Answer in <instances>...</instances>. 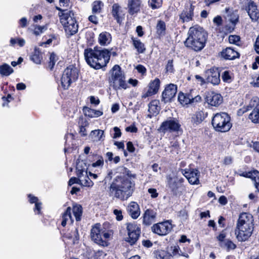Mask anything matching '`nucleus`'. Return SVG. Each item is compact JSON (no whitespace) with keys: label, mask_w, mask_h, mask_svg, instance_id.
<instances>
[{"label":"nucleus","mask_w":259,"mask_h":259,"mask_svg":"<svg viewBox=\"0 0 259 259\" xmlns=\"http://www.w3.org/2000/svg\"><path fill=\"white\" fill-rule=\"evenodd\" d=\"M117 174L109 187V193L111 195L121 200L127 199L131 195L132 183L130 179H135L136 175L124 166H119L114 170L108 171L105 180H111L113 175Z\"/></svg>","instance_id":"1"},{"label":"nucleus","mask_w":259,"mask_h":259,"mask_svg":"<svg viewBox=\"0 0 259 259\" xmlns=\"http://www.w3.org/2000/svg\"><path fill=\"white\" fill-rule=\"evenodd\" d=\"M254 226V220L251 214L241 213L238 218L235 229V235L239 241L247 240L251 235Z\"/></svg>","instance_id":"2"},{"label":"nucleus","mask_w":259,"mask_h":259,"mask_svg":"<svg viewBox=\"0 0 259 259\" xmlns=\"http://www.w3.org/2000/svg\"><path fill=\"white\" fill-rule=\"evenodd\" d=\"M84 56L87 63L92 67L99 69L105 66L110 60V52L104 49L102 50L85 49Z\"/></svg>","instance_id":"3"},{"label":"nucleus","mask_w":259,"mask_h":259,"mask_svg":"<svg viewBox=\"0 0 259 259\" xmlns=\"http://www.w3.org/2000/svg\"><path fill=\"white\" fill-rule=\"evenodd\" d=\"M188 36L185 41L186 47L195 51L201 50L204 47L207 34L202 28L191 27L188 33Z\"/></svg>","instance_id":"4"},{"label":"nucleus","mask_w":259,"mask_h":259,"mask_svg":"<svg viewBox=\"0 0 259 259\" xmlns=\"http://www.w3.org/2000/svg\"><path fill=\"white\" fill-rule=\"evenodd\" d=\"M113 235L112 230L106 229L100 224H95L91 230L92 240L96 244L102 246L108 245V241L112 238Z\"/></svg>","instance_id":"5"},{"label":"nucleus","mask_w":259,"mask_h":259,"mask_svg":"<svg viewBox=\"0 0 259 259\" xmlns=\"http://www.w3.org/2000/svg\"><path fill=\"white\" fill-rule=\"evenodd\" d=\"M212 125L215 131L228 132L232 127L231 118L226 112L216 113L212 119Z\"/></svg>","instance_id":"6"},{"label":"nucleus","mask_w":259,"mask_h":259,"mask_svg":"<svg viewBox=\"0 0 259 259\" xmlns=\"http://www.w3.org/2000/svg\"><path fill=\"white\" fill-rule=\"evenodd\" d=\"M112 80L113 87L115 90L126 89L128 88L122 74L120 67L117 65L113 66L112 69Z\"/></svg>","instance_id":"7"},{"label":"nucleus","mask_w":259,"mask_h":259,"mask_svg":"<svg viewBox=\"0 0 259 259\" xmlns=\"http://www.w3.org/2000/svg\"><path fill=\"white\" fill-rule=\"evenodd\" d=\"M78 69L73 66H69L65 69L62 74L61 81L64 90L68 89L71 83L75 81L78 78Z\"/></svg>","instance_id":"8"},{"label":"nucleus","mask_w":259,"mask_h":259,"mask_svg":"<svg viewBox=\"0 0 259 259\" xmlns=\"http://www.w3.org/2000/svg\"><path fill=\"white\" fill-rule=\"evenodd\" d=\"M181 124L179 120L175 118L169 117L161 124L158 128L160 132L178 133L181 131Z\"/></svg>","instance_id":"9"},{"label":"nucleus","mask_w":259,"mask_h":259,"mask_svg":"<svg viewBox=\"0 0 259 259\" xmlns=\"http://www.w3.org/2000/svg\"><path fill=\"white\" fill-rule=\"evenodd\" d=\"M127 237L125 239V241L131 245L135 244L138 240L140 236L141 230L138 225L135 223H129L126 224Z\"/></svg>","instance_id":"10"},{"label":"nucleus","mask_w":259,"mask_h":259,"mask_svg":"<svg viewBox=\"0 0 259 259\" xmlns=\"http://www.w3.org/2000/svg\"><path fill=\"white\" fill-rule=\"evenodd\" d=\"M151 229L153 233L160 236H164L171 231L172 225L167 221L154 224Z\"/></svg>","instance_id":"11"},{"label":"nucleus","mask_w":259,"mask_h":259,"mask_svg":"<svg viewBox=\"0 0 259 259\" xmlns=\"http://www.w3.org/2000/svg\"><path fill=\"white\" fill-rule=\"evenodd\" d=\"M76 169L77 175L78 177L79 184L83 187H92L94 185V183L89 178L87 171L84 169H79L78 165L77 166Z\"/></svg>","instance_id":"12"},{"label":"nucleus","mask_w":259,"mask_h":259,"mask_svg":"<svg viewBox=\"0 0 259 259\" xmlns=\"http://www.w3.org/2000/svg\"><path fill=\"white\" fill-rule=\"evenodd\" d=\"M205 76L207 82L213 85H218L220 82V74L217 68L212 67L206 70Z\"/></svg>","instance_id":"13"},{"label":"nucleus","mask_w":259,"mask_h":259,"mask_svg":"<svg viewBox=\"0 0 259 259\" xmlns=\"http://www.w3.org/2000/svg\"><path fill=\"white\" fill-rule=\"evenodd\" d=\"M237 174L241 177L251 179L253 182L255 188L259 192V171L256 170L249 171L239 170Z\"/></svg>","instance_id":"14"},{"label":"nucleus","mask_w":259,"mask_h":259,"mask_svg":"<svg viewBox=\"0 0 259 259\" xmlns=\"http://www.w3.org/2000/svg\"><path fill=\"white\" fill-rule=\"evenodd\" d=\"M177 92V87L174 84H169L166 87L162 93V100L165 103L169 102L175 97Z\"/></svg>","instance_id":"15"},{"label":"nucleus","mask_w":259,"mask_h":259,"mask_svg":"<svg viewBox=\"0 0 259 259\" xmlns=\"http://www.w3.org/2000/svg\"><path fill=\"white\" fill-rule=\"evenodd\" d=\"M201 100V97L200 96H196L193 98L189 94H184L182 93H179L178 96V100L183 106L199 102Z\"/></svg>","instance_id":"16"},{"label":"nucleus","mask_w":259,"mask_h":259,"mask_svg":"<svg viewBox=\"0 0 259 259\" xmlns=\"http://www.w3.org/2000/svg\"><path fill=\"white\" fill-rule=\"evenodd\" d=\"M206 102L212 106H218L223 102V97L220 94L214 92L207 93Z\"/></svg>","instance_id":"17"},{"label":"nucleus","mask_w":259,"mask_h":259,"mask_svg":"<svg viewBox=\"0 0 259 259\" xmlns=\"http://www.w3.org/2000/svg\"><path fill=\"white\" fill-rule=\"evenodd\" d=\"M183 175L191 184L195 185L199 184L200 173L197 169H193L185 170Z\"/></svg>","instance_id":"18"},{"label":"nucleus","mask_w":259,"mask_h":259,"mask_svg":"<svg viewBox=\"0 0 259 259\" xmlns=\"http://www.w3.org/2000/svg\"><path fill=\"white\" fill-rule=\"evenodd\" d=\"M69 18L70 21L67 24L62 25L64 26L66 33L69 35H72L77 32L78 25L74 17Z\"/></svg>","instance_id":"19"},{"label":"nucleus","mask_w":259,"mask_h":259,"mask_svg":"<svg viewBox=\"0 0 259 259\" xmlns=\"http://www.w3.org/2000/svg\"><path fill=\"white\" fill-rule=\"evenodd\" d=\"M141 5V0H128V12L131 15H134L140 12Z\"/></svg>","instance_id":"20"},{"label":"nucleus","mask_w":259,"mask_h":259,"mask_svg":"<svg viewBox=\"0 0 259 259\" xmlns=\"http://www.w3.org/2000/svg\"><path fill=\"white\" fill-rule=\"evenodd\" d=\"M248 15L253 21H256L259 18V12L255 3L252 2L245 9Z\"/></svg>","instance_id":"21"},{"label":"nucleus","mask_w":259,"mask_h":259,"mask_svg":"<svg viewBox=\"0 0 259 259\" xmlns=\"http://www.w3.org/2000/svg\"><path fill=\"white\" fill-rule=\"evenodd\" d=\"M156 213L152 209H147L143 215V223L146 225H150L155 221Z\"/></svg>","instance_id":"22"},{"label":"nucleus","mask_w":259,"mask_h":259,"mask_svg":"<svg viewBox=\"0 0 259 259\" xmlns=\"http://www.w3.org/2000/svg\"><path fill=\"white\" fill-rule=\"evenodd\" d=\"M221 56L226 60H233L239 57V53L231 48H227L222 51Z\"/></svg>","instance_id":"23"},{"label":"nucleus","mask_w":259,"mask_h":259,"mask_svg":"<svg viewBox=\"0 0 259 259\" xmlns=\"http://www.w3.org/2000/svg\"><path fill=\"white\" fill-rule=\"evenodd\" d=\"M127 210L133 219H137L140 214L139 205L135 202H131L128 205Z\"/></svg>","instance_id":"24"},{"label":"nucleus","mask_w":259,"mask_h":259,"mask_svg":"<svg viewBox=\"0 0 259 259\" xmlns=\"http://www.w3.org/2000/svg\"><path fill=\"white\" fill-rule=\"evenodd\" d=\"M193 16V8L192 6L186 8L180 16V20L182 22H188L192 19Z\"/></svg>","instance_id":"25"},{"label":"nucleus","mask_w":259,"mask_h":259,"mask_svg":"<svg viewBox=\"0 0 259 259\" xmlns=\"http://www.w3.org/2000/svg\"><path fill=\"white\" fill-rule=\"evenodd\" d=\"M111 34L107 32H103L99 34L98 40L100 45L103 46L107 45L111 41Z\"/></svg>","instance_id":"26"},{"label":"nucleus","mask_w":259,"mask_h":259,"mask_svg":"<svg viewBox=\"0 0 259 259\" xmlns=\"http://www.w3.org/2000/svg\"><path fill=\"white\" fill-rule=\"evenodd\" d=\"M104 133V131L101 130L92 131L90 134V137L94 142L103 141L105 138Z\"/></svg>","instance_id":"27"},{"label":"nucleus","mask_w":259,"mask_h":259,"mask_svg":"<svg viewBox=\"0 0 259 259\" xmlns=\"http://www.w3.org/2000/svg\"><path fill=\"white\" fill-rule=\"evenodd\" d=\"M58 16L60 18V21L62 25H65L70 21L69 18L74 17V13L72 11H67V12H62L61 14L59 13Z\"/></svg>","instance_id":"28"},{"label":"nucleus","mask_w":259,"mask_h":259,"mask_svg":"<svg viewBox=\"0 0 259 259\" xmlns=\"http://www.w3.org/2000/svg\"><path fill=\"white\" fill-rule=\"evenodd\" d=\"M71 208L70 207H67L66 211L62 214V221L61 225L64 227L66 225L67 223H70L72 224L73 220L71 215Z\"/></svg>","instance_id":"29"},{"label":"nucleus","mask_w":259,"mask_h":259,"mask_svg":"<svg viewBox=\"0 0 259 259\" xmlns=\"http://www.w3.org/2000/svg\"><path fill=\"white\" fill-rule=\"evenodd\" d=\"M248 118L254 123H259V104L255 105L249 114Z\"/></svg>","instance_id":"30"},{"label":"nucleus","mask_w":259,"mask_h":259,"mask_svg":"<svg viewBox=\"0 0 259 259\" xmlns=\"http://www.w3.org/2000/svg\"><path fill=\"white\" fill-rule=\"evenodd\" d=\"M30 59L35 64H40L42 59V54L39 49L35 48Z\"/></svg>","instance_id":"31"},{"label":"nucleus","mask_w":259,"mask_h":259,"mask_svg":"<svg viewBox=\"0 0 259 259\" xmlns=\"http://www.w3.org/2000/svg\"><path fill=\"white\" fill-rule=\"evenodd\" d=\"M84 112L86 116L91 118L98 117L103 115V112L89 108L84 109Z\"/></svg>","instance_id":"32"},{"label":"nucleus","mask_w":259,"mask_h":259,"mask_svg":"<svg viewBox=\"0 0 259 259\" xmlns=\"http://www.w3.org/2000/svg\"><path fill=\"white\" fill-rule=\"evenodd\" d=\"M158 100H154L152 101L149 104V111L153 114H157L160 110Z\"/></svg>","instance_id":"33"},{"label":"nucleus","mask_w":259,"mask_h":259,"mask_svg":"<svg viewBox=\"0 0 259 259\" xmlns=\"http://www.w3.org/2000/svg\"><path fill=\"white\" fill-rule=\"evenodd\" d=\"M14 72L13 68L8 64L5 63L0 66V74L3 76H9Z\"/></svg>","instance_id":"34"},{"label":"nucleus","mask_w":259,"mask_h":259,"mask_svg":"<svg viewBox=\"0 0 259 259\" xmlns=\"http://www.w3.org/2000/svg\"><path fill=\"white\" fill-rule=\"evenodd\" d=\"M132 40H133V45H134V47L135 48V49L138 51V52L139 53H143L146 50V48L145 47V45H144V44L142 43L140 41V40L138 39L133 38Z\"/></svg>","instance_id":"35"},{"label":"nucleus","mask_w":259,"mask_h":259,"mask_svg":"<svg viewBox=\"0 0 259 259\" xmlns=\"http://www.w3.org/2000/svg\"><path fill=\"white\" fill-rule=\"evenodd\" d=\"M160 86V80L158 78L151 81L148 86V89L154 95L158 92Z\"/></svg>","instance_id":"36"},{"label":"nucleus","mask_w":259,"mask_h":259,"mask_svg":"<svg viewBox=\"0 0 259 259\" xmlns=\"http://www.w3.org/2000/svg\"><path fill=\"white\" fill-rule=\"evenodd\" d=\"M205 118L204 113L202 111L196 112L192 117V121L198 124L201 123Z\"/></svg>","instance_id":"37"},{"label":"nucleus","mask_w":259,"mask_h":259,"mask_svg":"<svg viewBox=\"0 0 259 259\" xmlns=\"http://www.w3.org/2000/svg\"><path fill=\"white\" fill-rule=\"evenodd\" d=\"M72 211L76 221H79L81 220L82 215V207L80 205H75L73 206Z\"/></svg>","instance_id":"38"},{"label":"nucleus","mask_w":259,"mask_h":259,"mask_svg":"<svg viewBox=\"0 0 259 259\" xmlns=\"http://www.w3.org/2000/svg\"><path fill=\"white\" fill-rule=\"evenodd\" d=\"M25 43V40L21 37L11 38L10 40V45L12 47H14L16 44H17L20 47H23Z\"/></svg>","instance_id":"39"},{"label":"nucleus","mask_w":259,"mask_h":259,"mask_svg":"<svg viewBox=\"0 0 259 259\" xmlns=\"http://www.w3.org/2000/svg\"><path fill=\"white\" fill-rule=\"evenodd\" d=\"M233 73L230 71H224L222 75V78L223 81L230 83L233 80Z\"/></svg>","instance_id":"40"},{"label":"nucleus","mask_w":259,"mask_h":259,"mask_svg":"<svg viewBox=\"0 0 259 259\" xmlns=\"http://www.w3.org/2000/svg\"><path fill=\"white\" fill-rule=\"evenodd\" d=\"M120 10V7L117 4H114L112 6V15L117 20L118 23H120V19L119 17V12Z\"/></svg>","instance_id":"41"},{"label":"nucleus","mask_w":259,"mask_h":259,"mask_svg":"<svg viewBox=\"0 0 259 259\" xmlns=\"http://www.w3.org/2000/svg\"><path fill=\"white\" fill-rule=\"evenodd\" d=\"M157 32L159 35H163L165 30V24L162 21H159L156 26Z\"/></svg>","instance_id":"42"},{"label":"nucleus","mask_w":259,"mask_h":259,"mask_svg":"<svg viewBox=\"0 0 259 259\" xmlns=\"http://www.w3.org/2000/svg\"><path fill=\"white\" fill-rule=\"evenodd\" d=\"M162 2V0H149L148 4L152 9H156L161 6Z\"/></svg>","instance_id":"43"},{"label":"nucleus","mask_w":259,"mask_h":259,"mask_svg":"<svg viewBox=\"0 0 259 259\" xmlns=\"http://www.w3.org/2000/svg\"><path fill=\"white\" fill-rule=\"evenodd\" d=\"M103 4L101 1L94 2L92 5V11L94 13H100Z\"/></svg>","instance_id":"44"},{"label":"nucleus","mask_w":259,"mask_h":259,"mask_svg":"<svg viewBox=\"0 0 259 259\" xmlns=\"http://www.w3.org/2000/svg\"><path fill=\"white\" fill-rule=\"evenodd\" d=\"M170 254L171 256H180L183 255L182 251L180 250V248L178 246H171L170 247ZM184 256H185L184 255Z\"/></svg>","instance_id":"45"},{"label":"nucleus","mask_w":259,"mask_h":259,"mask_svg":"<svg viewBox=\"0 0 259 259\" xmlns=\"http://www.w3.org/2000/svg\"><path fill=\"white\" fill-rule=\"evenodd\" d=\"M46 29L47 27L45 26L35 25L34 26L33 33L36 36L39 35Z\"/></svg>","instance_id":"46"},{"label":"nucleus","mask_w":259,"mask_h":259,"mask_svg":"<svg viewBox=\"0 0 259 259\" xmlns=\"http://www.w3.org/2000/svg\"><path fill=\"white\" fill-rule=\"evenodd\" d=\"M58 60V57L56 54L54 53H52L50 54V62L49 64V67L51 69H52L56 62Z\"/></svg>","instance_id":"47"},{"label":"nucleus","mask_w":259,"mask_h":259,"mask_svg":"<svg viewBox=\"0 0 259 259\" xmlns=\"http://www.w3.org/2000/svg\"><path fill=\"white\" fill-rule=\"evenodd\" d=\"M154 255L156 259H164L166 256V252L164 250H157L154 252Z\"/></svg>","instance_id":"48"},{"label":"nucleus","mask_w":259,"mask_h":259,"mask_svg":"<svg viewBox=\"0 0 259 259\" xmlns=\"http://www.w3.org/2000/svg\"><path fill=\"white\" fill-rule=\"evenodd\" d=\"M240 37L238 35H232L229 37V41L230 44L238 45L240 41Z\"/></svg>","instance_id":"49"},{"label":"nucleus","mask_w":259,"mask_h":259,"mask_svg":"<svg viewBox=\"0 0 259 259\" xmlns=\"http://www.w3.org/2000/svg\"><path fill=\"white\" fill-rule=\"evenodd\" d=\"M239 4L242 9H246L248 5H249L250 3H252L253 1L251 0H238Z\"/></svg>","instance_id":"50"},{"label":"nucleus","mask_w":259,"mask_h":259,"mask_svg":"<svg viewBox=\"0 0 259 259\" xmlns=\"http://www.w3.org/2000/svg\"><path fill=\"white\" fill-rule=\"evenodd\" d=\"M172 60H169L168 61L165 67V69L166 72H173L174 69L173 66V62Z\"/></svg>","instance_id":"51"},{"label":"nucleus","mask_w":259,"mask_h":259,"mask_svg":"<svg viewBox=\"0 0 259 259\" xmlns=\"http://www.w3.org/2000/svg\"><path fill=\"white\" fill-rule=\"evenodd\" d=\"M104 164V160L102 157H100L99 159L96 161L95 162H94L92 163V165L94 167H100L103 166Z\"/></svg>","instance_id":"52"},{"label":"nucleus","mask_w":259,"mask_h":259,"mask_svg":"<svg viewBox=\"0 0 259 259\" xmlns=\"http://www.w3.org/2000/svg\"><path fill=\"white\" fill-rule=\"evenodd\" d=\"M148 192L150 194V196L152 198H156L158 195V193H157L156 189L149 188L148 190Z\"/></svg>","instance_id":"53"},{"label":"nucleus","mask_w":259,"mask_h":259,"mask_svg":"<svg viewBox=\"0 0 259 259\" xmlns=\"http://www.w3.org/2000/svg\"><path fill=\"white\" fill-rule=\"evenodd\" d=\"M20 26L22 28L26 27L28 25L27 19L26 17H23L19 21Z\"/></svg>","instance_id":"54"},{"label":"nucleus","mask_w":259,"mask_h":259,"mask_svg":"<svg viewBox=\"0 0 259 259\" xmlns=\"http://www.w3.org/2000/svg\"><path fill=\"white\" fill-rule=\"evenodd\" d=\"M233 162V158L231 156H226L223 160V164L226 165H230Z\"/></svg>","instance_id":"55"},{"label":"nucleus","mask_w":259,"mask_h":259,"mask_svg":"<svg viewBox=\"0 0 259 259\" xmlns=\"http://www.w3.org/2000/svg\"><path fill=\"white\" fill-rule=\"evenodd\" d=\"M113 212L118 221H121L123 219L122 212L120 210L114 209Z\"/></svg>","instance_id":"56"},{"label":"nucleus","mask_w":259,"mask_h":259,"mask_svg":"<svg viewBox=\"0 0 259 259\" xmlns=\"http://www.w3.org/2000/svg\"><path fill=\"white\" fill-rule=\"evenodd\" d=\"M213 22L217 26H220L222 23V18L220 16H217L213 18Z\"/></svg>","instance_id":"57"},{"label":"nucleus","mask_w":259,"mask_h":259,"mask_svg":"<svg viewBox=\"0 0 259 259\" xmlns=\"http://www.w3.org/2000/svg\"><path fill=\"white\" fill-rule=\"evenodd\" d=\"M170 147L174 148V150H176L177 153L178 152L179 145V143L177 141L174 140L173 141H171L170 142Z\"/></svg>","instance_id":"58"},{"label":"nucleus","mask_w":259,"mask_h":259,"mask_svg":"<svg viewBox=\"0 0 259 259\" xmlns=\"http://www.w3.org/2000/svg\"><path fill=\"white\" fill-rule=\"evenodd\" d=\"M226 246L228 249H234L236 248V245L231 241L228 240L226 243Z\"/></svg>","instance_id":"59"},{"label":"nucleus","mask_w":259,"mask_h":259,"mask_svg":"<svg viewBox=\"0 0 259 259\" xmlns=\"http://www.w3.org/2000/svg\"><path fill=\"white\" fill-rule=\"evenodd\" d=\"M113 130L115 132L113 136V138H117L121 136V133L120 132V129L118 127H114Z\"/></svg>","instance_id":"60"},{"label":"nucleus","mask_w":259,"mask_h":259,"mask_svg":"<svg viewBox=\"0 0 259 259\" xmlns=\"http://www.w3.org/2000/svg\"><path fill=\"white\" fill-rule=\"evenodd\" d=\"M136 69L139 72L142 73V74H144L146 71L145 67L142 65H138L136 67Z\"/></svg>","instance_id":"61"},{"label":"nucleus","mask_w":259,"mask_h":259,"mask_svg":"<svg viewBox=\"0 0 259 259\" xmlns=\"http://www.w3.org/2000/svg\"><path fill=\"white\" fill-rule=\"evenodd\" d=\"M75 183L79 184V180H78V178H75V177H72V178H71L69 180V181L68 182V185L69 186H71L73 184H75Z\"/></svg>","instance_id":"62"},{"label":"nucleus","mask_w":259,"mask_h":259,"mask_svg":"<svg viewBox=\"0 0 259 259\" xmlns=\"http://www.w3.org/2000/svg\"><path fill=\"white\" fill-rule=\"evenodd\" d=\"M154 95L151 91H150L148 89L147 91L144 93H143L142 95V99H146V98L150 97L152 95Z\"/></svg>","instance_id":"63"},{"label":"nucleus","mask_w":259,"mask_h":259,"mask_svg":"<svg viewBox=\"0 0 259 259\" xmlns=\"http://www.w3.org/2000/svg\"><path fill=\"white\" fill-rule=\"evenodd\" d=\"M254 48L256 53L259 54V35L256 38Z\"/></svg>","instance_id":"64"}]
</instances>
